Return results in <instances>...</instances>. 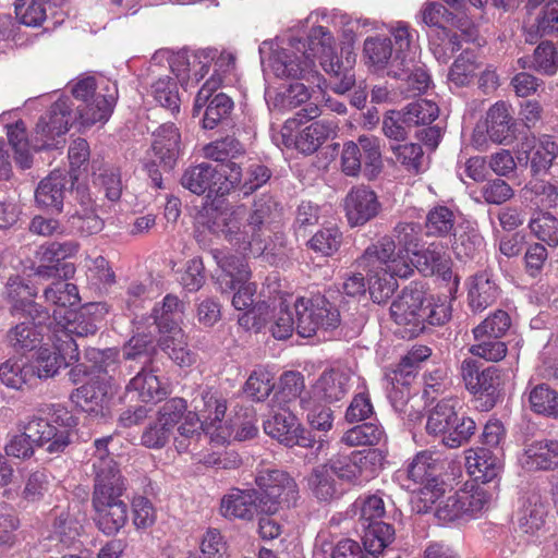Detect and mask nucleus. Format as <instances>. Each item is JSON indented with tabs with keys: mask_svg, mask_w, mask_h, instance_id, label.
Instances as JSON below:
<instances>
[{
	"mask_svg": "<svg viewBox=\"0 0 558 558\" xmlns=\"http://www.w3.org/2000/svg\"><path fill=\"white\" fill-rule=\"evenodd\" d=\"M513 138V121L510 114L509 106L504 101L493 105L484 121L476 123L472 137V146L485 151L489 148V143L508 144Z\"/></svg>",
	"mask_w": 558,
	"mask_h": 558,
	"instance_id": "nucleus-21",
	"label": "nucleus"
},
{
	"mask_svg": "<svg viewBox=\"0 0 558 558\" xmlns=\"http://www.w3.org/2000/svg\"><path fill=\"white\" fill-rule=\"evenodd\" d=\"M78 251V244L74 241L51 242L41 245L37 252L40 265L36 274L43 278H51L59 274V265L62 260L74 256Z\"/></svg>",
	"mask_w": 558,
	"mask_h": 558,
	"instance_id": "nucleus-34",
	"label": "nucleus"
},
{
	"mask_svg": "<svg viewBox=\"0 0 558 558\" xmlns=\"http://www.w3.org/2000/svg\"><path fill=\"white\" fill-rule=\"evenodd\" d=\"M548 514V505L542 497L532 493L522 499L518 510L517 523L521 533L536 536L544 529Z\"/></svg>",
	"mask_w": 558,
	"mask_h": 558,
	"instance_id": "nucleus-31",
	"label": "nucleus"
},
{
	"mask_svg": "<svg viewBox=\"0 0 558 558\" xmlns=\"http://www.w3.org/2000/svg\"><path fill=\"white\" fill-rule=\"evenodd\" d=\"M192 404L202 425L203 432L209 435L210 440L225 444L232 437L231 426L223 421L227 411L226 399L214 388L199 387L198 395L193 398Z\"/></svg>",
	"mask_w": 558,
	"mask_h": 558,
	"instance_id": "nucleus-16",
	"label": "nucleus"
},
{
	"mask_svg": "<svg viewBox=\"0 0 558 558\" xmlns=\"http://www.w3.org/2000/svg\"><path fill=\"white\" fill-rule=\"evenodd\" d=\"M126 390L143 402L159 401L171 392L169 384L145 366L130 380Z\"/></svg>",
	"mask_w": 558,
	"mask_h": 558,
	"instance_id": "nucleus-32",
	"label": "nucleus"
},
{
	"mask_svg": "<svg viewBox=\"0 0 558 558\" xmlns=\"http://www.w3.org/2000/svg\"><path fill=\"white\" fill-rule=\"evenodd\" d=\"M111 437L97 439L92 465L95 473L93 506L97 527L106 535L117 534L128 521V506L120 499L125 489L116 462L109 457Z\"/></svg>",
	"mask_w": 558,
	"mask_h": 558,
	"instance_id": "nucleus-2",
	"label": "nucleus"
},
{
	"mask_svg": "<svg viewBox=\"0 0 558 558\" xmlns=\"http://www.w3.org/2000/svg\"><path fill=\"white\" fill-rule=\"evenodd\" d=\"M388 75L405 81L409 96L424 93L430 85L429 74L423 65L418 64L417 59L409 68L401 64L391 65Z\"/></svg>",
	"mask_w": 558,
	"mask_h": 558,
	"instance_id": "nucleus-51",
	"label": "nucleus"
},
{
	"mask_svg": "<svg viewBox=\"0 0 558 558\" xmlns=\"http://www.w3.org/2000/svg\"><path fill=\"white\" fill-rule=\"evenodd\" d=\"M69 225L71 231L78 232L83 235L95 234L102 230L104 221L96 214L94 204L88 197L86 201L81 202V209H76L73 215L69 217Z\"/></svg>",
	"mask_w": 558,
	"mask_h": 558,
	"instance_id": "nucleus-54",
	"label": "nucleus"
},
{
	"mask_svg": "<svg viewBox=\"0 0 558 558\" xmlns=\"http://www.w3.org/2000/svg\"><path fill=\"white\" fill-rule=\"evenodd\" d=\"M89 361L94 362L93 372L98 374L72 393L73 401L86 413L98 416L105 415L112 397L111 384L107 376L108 367L114 361L117 352L113 349L104 351L90 349L86 352Z\"/></svg>",
	"mask_w": 558,
	"mask_h": 558,
	"instance_id": "nucleus-11",
	"label": "nucleus"
},
{
	"mask_svg": "<svg viewBox=\"0 0 558 558\" xmlns=\"http://www.w3.org/2000/svg\"><path fill=\"white\" fill-rule=\"evenodd\" d=\"M483 247L484 239L474 226L468 225L454 235L452 250L459 259L474 258Z\"/></svg>",
	"mask_w": 558,
	"mask_h": 558,
	"instance_id": "nucleus-59",
	"label": "nucleus"
},
{
	"mask_svg": "<svg viewBox=\"0 0 558 558\" xmlns=\"http://www.w3.org/2000/svg\"><path fill=\"white\" fill-rule=\"evenodd\" d=\"M29 317L32 322H23L8 333V341L16 351H32L45 342L47 335H52V329H49L51 317L47 312Z\"/></svg>",
	"mask_w": 558,
	"mask_h": 558,
	"instance_id": "nucleus-24",
	"label": "nucleus"
},
{
	"mask_svg": "<svg viewBox=\"0 0 558 558\" xmlns=\"http://www.w3.org/2000/svg\"><path fill=\"white\" fill-rule=\"evenodd\" d=\"M66 177L61 171H52L48 177L43 179L36 191L35 199L40 207L53 208L58 211L62 209Z\"/></svg>",
	"mask_w": 558,
	"mask_h": 558,
	"instance_id": "nucleus-38",
	"label": "nucleus"
},
{
	"mask_svg": "<svg viewBox=\"0 0 558 558\" xmlns=\"http://www.w3.org/2000/svg\"><path fill=\"white\" fill-rule=\"evenodd\" d=\"M77 360L78 348L75 341L63 340L60 335L52 333L47 335V341L38 347L34 357L27 363L35 379H48Z\"/></svg>",
	"mask_w": 558,
	"mask_h": 558,
	"instance_id": "nucleus-17",
	"label": "nucleus"
},
{
	"mask_svg": "<svg viewBox=\"0 0 558 558\" xmlns=\"http://www.w3.org/2000/svg\"><path fill=\"white\" fill-rule=\"evenodd\" d=\"M5 293L12 303V313L22 311L27 316L46 312L40 305L34 302L35 290L26 284L20 277H12L5 286Z\"/></svg>",
	"mask_w": 558,
	"mask_h": 558,
	"instance_id": "nucleus-41",
	"label": "nucleus"
},
{
	"mask_svg": "<svg viewBox=\"0 0 558 558\" xmlns=\"http://www.w3.org/2000/svg\"><path fill=\"white\" fill-rule=\"evenodd\" d=\"M383 456L377 450L352 451L338 454L327 463L338 481L357 484L374 477L381 463Z\"/></svg>",
	"mask_w": 558,
	"mask_h": 558,
	"instance_id": "nucleus-22",
	"label": "nucleus"
},
{
	"mask_svg": "<svg viewBox=\"0 0 558 558\" xmlns=\"http://www.w3.org/2000/svg\"><path fill=\"white\" fill-rule=\"evenodd\" d=\"M277 203L269 195H262L254 201L250 211L243 206L217 213L208 225L213 233L222 235L232 245L246 251L252 248L262 253L266 245L262 235L271 221Z\"/></svg>",
	"mask_w": 558,
	"mask_h": 558,
	"instance_id": "nucleus-4",
	"label": "nucleus"
},
{
	"mask_svg": "<svg viewBox=\"0 0 558 558\" xmlns=\"http://www.w3.org/2000/svg\"><path fill=\"white\" fill-rule=\"evenodd\" d=\"M412 269L415 267L424 276L440 275L445 280L452 276L450 270V257L445 246L440 243H432L422 251L413 252V258L409 257Z\"/></svg>",
	"mask_w": 558,
	"mask_h": 558,
	"instance_id": "nucleus-30",
	"label": "nucleus"
},
{
	"mask_svg": "<svg viewBox=\"0 0 558 558\" xmlns=\"http://www.w3.org/2000/svg\"><path fill=\"white\" fill-rule=\"evenodd\" d=\"M108 313L105 303H90L81 311L74 310L53 311L49 329L52 333H58L63 340L74 341L73 336L87 337L94 335L98 326L97 324Z\"/></svg>",
	"mask_w": 558,
	"mask_h": 558,
	"instance_id": "nucleus-19",
	"label": "nucleus"
},
{
	"mask_svg": "<svg viewBox=\"0 0 558 558\" xmlns=\"http://www.w3.org/2000/svg\"><path fill=\"white\" fill-rule=\"evenodd\" d=\"M304 113L298 112L295 118L288 119L279 135L274 136L276 144L290 147L294 145L298 150L303 154H313L327 140L332 138L337 134L338 123L335 120L322 119L311 123L304 128L296 136L293 132L301 123L300 117L306 119H314L319 116V108L317 106H308L303 109Z\"/></svg>",
	"mask_w": 558,
	"mask_h": 558,
	"instance_id": "nucleus-14",
	"label": "nucleus"
},
{
	"mask_svg": "<svg viewBox=\"0 0 558 558\" xmlns=\"http://www.w3.org/2000/svg\"><path fill=\"white\" fill-rule=\"evenodd\" d=\"M264 422V430L287 447H311L313 438L293 414V409H281Z\"/></svg>",
	"mask_w": 558,
	"mask_h": 558,
	"instance_id": "nucleus-23",
	"label": "nucleus"
},
{
	"mask_svg": "<svg viewBox=\"0 0 558 558\" xmlns=\"http://www.w3.org/2000/svg\"><path fill=\"white\" fill-rule=\"evenodd\" d=\"M211 63H214V72L196 95L195 112L206 105L217 88L232 85L235 82V56L230 51L206 48L197 50L191 56L175 54L170 60L171 72L182 85L197 84L208 73Z\"/></svg>",
	"mask_w": 558,
	"mask_h": 558,
	"instance_id": "nucleus-3",
	"label": "nucleus"
},
{
	"mask_svg": "<svg viewBox=\"0 0 558 558\" xmlns=\"http://www.w3.org/2000/svg\"><path fill=\"white\" fill-rule=\"evenodd\" d=\"M523 400L537 414L549 417L558 416V395L546 384L535 386L529 384Z\"/></svg>",
	"mask_w": 558,
	"mask_h": 558,
	"instance_id": "nucleus-45",
	"label": "nucleus"
},
{
	"mask_svg": "<svg viewBox=\"0 0 558 558\" xmlns=\"http://www.w3.org/2000/svg\"><path fill=\"white\" fill-rule=\"evenodd\" d=\"M425 293L417 284L405 288L390 306L391 317L402 329L403 338H413L425 328L427 308H424Z\"/></svg>",
	"mask_w": 558,
	"mask_h": 558,
	"instance_id": "nucleus-20",
	"label": "nucleus"
},
{
	"mask_svg": "<svg viewBox=\"0 0 558 558\" xmlns=\"http://www.w3.org/2000/svg\"><path fill=\"white\" fill-rule=\"evenodd\" d=\"M363 545L367 554L377 556L395 539V529L385 522L366 523L363 525Z\"/></svg>",
	"mask_w": 558,
	"mask_h": 558,
	"instance_id": "nucleus-53",
	"label": "nucleus"
},
{
	"mask_svg": "<svg viewBox=\"0 0 558 558\" xmlns=\"http://www.w3.org/2000/svg\"><path fill=\"white\" fill-rule=\"evenodd\" d=\"M357 146V159L362 161L363 175L372 180L383 169L380 140L374 135H360L354 142Z\"/></svg>",
	"mask_w": 558,
	"mask_h": 558,
	"instance_id": "nucleus-43",
	"label": "nucleus"
},
{
	"mask_svg": "<svg viewBox=\"0 0 558 558\" xmlns=\"http://www.w3.org/2000/svg\"><path fill=\"white\" fill-rule=\"evenodd\" d=\"M531 233L549 246H558V219L549 213H538L529 222Z\"/></svg>",
	"mask_w": 558,
	"mask_h": 558,
	"instance_id": "nucleus-64",
	"label": "nucleus"
},
{
	"mask_svg": "<svg viewBox=\"0 0 558 558\" xmlns=\"http://www.w3.org/2000/svg\"><path fill=\"white\" fill-rule=\"evenodd\" d=\"M558 156V144L550 135L527 137L521 144L518 159L530 162L533 174L545 173Z\"/></svg>",
	"mask_w": 558,
	"mask_h": 558,
	"instance_id": "nucleus-25",
	"label": "nucleus"
},
{
	"mask_svg": "<svg viewBox=\"0 0 558 558\" xmlns=\"http://www.w3.org/2000/svg\"><path fill=\"white\" fill-rule=\"evenodd\" d=\"M519 464L525 471L550 470L558 466V441L536 440L525 446L518 457Z\"/></svg>",
	"mask_w": 558,
	"mask_h": 558,
	"instance_id": "nucleus-28",
	"label": "nucleus"
},
{
	"mask_svg": "<svg viewBox=\"0 0 558 558\" xmlns=\"http://www.w3.org/2000/svg\"><path fill=\"white\" fill-rule=\"evenodd\" d=\"M441 496L433 505L436 518L442 523H451L466 520L465 508L460 490L446 492L445 484L441 485Z\"/></svg>",
	"mask_w": 558,
	"mask_h": 558,
	"instance_id": "nucleus-50",
	"label": "nucleus"
},
{
	"mask_svg": "<svg viewBox=\"0 0 558 558\" xmlns=\"http://www.w3.org/2000/svg\"><path fill=\"white\" fill-rule=\"evenodd\" d=\"M5 293L12 303V313L22 311L27 316L46 312L40 305L34 302L35 290L26 284L20 277H12L5 286Z\"/></svg>",
	"mask_w": 558,
	"mask_h": 558,
	"instance_id": "nucleus-42",
	"label": "nucleus"
},
{
	"mask_svg": "<svg viewBox=\"0 0 558 558\" xmlns=\"http://www.w3.org/2000/svg\"><path fill=\"white\" fill-rule=\"evenodd\" d=\"M327 463L318 465L308 477L312 494L322 501H328L341 495L342 488Z\"/></svg>",
	"mask_w": 558,
	"mask_h": 558,
	"instance_id": "nucleus-47",
	"label": "nucleus"
},
{
	"mask_svg": "<svg viewBox=\"0 0 558 558\" xmlns=\"http://www.w3.org/2000/svg\"><path fill=\"white\" fill-rule=\"evenodd\" d=\"M264 72H271L276 77L303 80L315 83L322 88L323 77L316 70V60L328 74H332V89L338 94L348 92L355 82L352 71L354 59L347 57V65L340 62L336 53V41L329 29L318 25L310 31L307 41L295 37H282L275 41H264L259 46Z\"/></svg>",
	"mask_w": 558,
	"mask_h": 558,
	"instance_id": "nucleus-1",
	"label": "nucleus"
},
{
	"mask_svg": "<svg viewBox=\"0 0 558 558\" xmlns=\"http://www.w3.org/2000/svg\"><path fill=\"white\" fill-rule=\"evenodd\" d=\"M391 36L393 37L396 50L395 57L391 61V65L397 66L398 64L410 66L413 65V61L417 59L418 46L415 44L414 36L416 31L412 29L410 25L403 21H397L388 27Z\"/></svg>",
	"mask_w": 558,
	"mask_h": 558,
	"instance_id": "nucleus-36",
	"label": "nucleus"
},
{
	"mask_svg": "<svg viewBox=\"0 0 558 558\" xmlns=\"http://www.w3.org/2000/svg\"><path fill=\"white\" fill-rule=\"evenodd\" d=\"M439 471L438 457L425 450L418 452L407 468L397 472L396 476L401 486L414 493L412 505L416 512H428L440 498L444 483L438 477Z\"/></svg>",
	"mask_w": 558,
	"mask_h": 558,
	"instance_id": "nucleus-9",
	"label": "nucleus"
},
{
	"mask_svg": "<svg viewBox=\"0 0 558 558\" xmlns=\"http://www.w3.org/2000/svg\"><path fill=\"white\" fill-rule=\"evenodd\" d=\"M275 387V375L265 367L255 368L243 387L244 393L254 401L266 400Z\"/></svg>",
	"mask_w": 558,
	"mask_h": 558,
	"instance_id": "nucleus-63",
	"label": "nucleus"
},
{
	"mask_svg": "<svg viewBox=\"0 0 558 558\" xmlns=\"http://www.w3.org/2000/svg\"><path fill=\"white\" fill-rule=\"evenodd\" d=\"M0 379L9 388L21 389L35 379L26 360L10 359L0 366Z\"/></svg>",
	"mask_w": 558,
	"mask_h": 558,
	"instance_id": "nucleus-60",
	"label": "nucleus"
},
{
	"mask_svg": "<svg viewBox=\"0 0 558 558\" xmlns=\"http://www.w3.org/2000/svg\"><path fill=\"white\" fill-rule=\"evenodd\" d=\"M461 376L466 389L473 395L489 393L498 384L497 369L487 367L480 372L476 361L466 359L461 364Z\"/></svg>",
	"mask_w": 558,
	"mask_h": 558,
	"instance_id": "nucleus-39",
	"label": "nucleus"
},
{
	"mask_svg": "<svg viewBox=\"0 0 558 558\" xmlns=\"http://www.w3.org/2000/svg\"><path fill=\"white\" fill-rule=\"evenodd\" d=\"M159 347L180 366L194 363V354L186 348V337L181 327H173L171 335L161 336Z\"/></svg>",
	"mask_w": 558,
	"mask_h": 558,
	"instance_id": "nucleus-52",
	"label": "nucleus"
},
{
	"mask_svg": "<svg viewBox=\"0 0 558 558\" xmlns=\"http://www.w3.org/2000/svg\"><path fill=\"white\" fill-rule=\"evenodd\" d=\"M76 425V417L69 410L54 407L47 417L32 416L21 427L31 433L36 446L48 453H61L72 442Z\"/></svg>",
	"mask_w": 558,
	"mask_h": 558,
	"instance_id": "nucleus-12",
	"label": "nucleus"
},
{
	"mask_svg": "<svg viewBox=\"0 0 558 558\" xmlns=\"http://www.w3.org/2000/svg\"><path fill=\"white\" fill-rule=\"evenodd\" d=\"M181 133L173 123H163L153 133L151 150L159 163L170 170L181 154Z\"/></svg>",
	"mask_w": 558,
	"mask_h": 558,
	"instance_id": "nucleus-27",
	"label": "nucleus"
},
{
	"mask_svg": "<svg viewBox=\"0 0 558 558\" xmlns=\"http://www.w3.org/2000/svg\"><path fill=\"white\" fill-rule=\"evenodd\" d=\"M380 209L377 195L366 186L351 189L344 198V210L350 226H362L377 216Z\"/></svg>",
	"mask_w": 558,
	"mask_h": 558,
	"instance_id": "nucleus-26",
	"label": "nucleus"
},
{
	"mask_svg": "<svg viewBox=\"0 0 558 558\" xmlns=\"http://www.w3.org/2000/svg\"><path fill=\"white\" fill-rule=\"evenodd\" d=\"M73 96L83 101L77 108L78 118L83 126L97 123L105 124L112 111L118 97L116 83L95 76L78 78L72 86Z\"/></svg>",
	"mask_w": 558,
	"mask_h": 558,
	"instance_id": "nucleus-10",
	"label": "nucleus"
},
{
	"mask_svg": "<svg viewBox=\"0 0 558 558\" xmlns=\"http://www.w3.org/2000/svg\"><path fill=\"white\" fill-rule=\"evenodd\" d=\"M220 511L226 518L251 520L260 512L257 493L233 488L221 499Z\"/></svg>",
	"mask_w": 558,
	"mask_h": 558,
	"instance_id": "nucleus-35",
	"label": "nucleus"
},
{
	"mask_svg": "<svg viewBox=\"0 0 558 558\" xmlns=\"http://www.w3.org/2000/svg\"><path fill=\"white\" fill-rule=\"evenodd\" d=\"M296 332L303 338L328 340L340 325V313L325 296L298 298L294 302Z\"/></svg>",
	"mask_w": 558,
	"mask_h": 558,
	"instance_id": "nucleus-15",
	"label": "nucleus"
},
{
	"mask_svg": "<svg viewBox=\"0 0 558 558\" xmlns=\"http://www.w3.org/2000/svg\"><path fill=\"white\" fill-rule=\"evenodd\" d=\"M311 98L308 87L303 83L296 82L290 84L283 90L267 87L265 90V100L270 111L283 113L292 110Z\"/></svg>",
	"mask_w": 558,
	"mask_h": 558,
	"instance_id": "nucleus-37",
	"label": "nucleus"
},
{
	"mask_svg": "<svg viewBox=\"0 0 558 558\" xmlns=\"http://www.w3.org/2000/svg\"><path fill=\"white\" fill-rule=\"evenodd\" d=\"M69 98H59L49 112L40 117L36 124L32 145L26 138V125L17 121L8 125V140L14 150L15 161L23 169L31 168L32 150L57 148L63 143V135L69 131L71 123Z\"/></svg>",
	"mask_w": 558,
	"mask_h": 558,
	"instance_id": "nucleus-7",
	"label": "nucleus"
},
{
	"mask_svg": "<svg viewBox=\"0 0 558 558\" xmlns=\"http://www.w3.org/2000/svg\"><path fill=\"white\" fill-rule=\"evenodd\" d=\"M5 293L12 303V313L22 311L27 316L46 312L40 305L34 302L35 290L26 284L20 277H12L5 286Z\"/></svg>",
	"mask_w": 558,
	"mask_h": 558,
	"instance_id": "nucleus-40",
	"label": "nucleus"
},
{
	"mask_svg": "<svg viewBox=\"0 0 558 558\" xmlns=\"http://www.w3.org/2000/svg\"><path fill=\"white\" fill-rule=\"evenodd\" d=\"M364 54L367 62L376 70L387 69V73L390 71L391 61L395 57L390 39L381 37L366 38Z\"/></svg>",
	"mask_w": 558,
	"mask_h": 558,
	"instance_id": "nucleus-58",
	"label": "nucleus"
},
{
	"mask_svg": "<svg viewBox=\"0 0 558 558\" xmlns=\"http://www.w3.org/2000/svg\"><path fill=\"white\" fill-rule=\"evenodd\" d=\"M201 421L195 412L189 411L183 398L174 397L159 407L156 421L142 435L147 448H162L170 438L179 452L192 450L201 438Z\"/></svg>",
	"mask_w": 558,
	"mask_h": 558,
	"instance_id": "nucleus-5",
	"label": "nucleus"
},
{
	"mask_svg": "<svg viewBox=\"0 0 558 558\" xmlns=\"http://www.w3.org/2000/svg\"><path fill=\"white\" fill-rule=\"evenodd\" d=\"M459 402L453 399H444L430 411L426 430L429 435L441 436L448 433V428L453 424L456 407Z\"/></svg>",
	"mask_w": 558,
	"mask_h": 558,
	"instance_id": "nucleus-57",
	"label": "nucleus"
},
{
	"mask_svg": "<svg viewBox=\"0 0 558 558\" xmlns=\"http://www.w3.org/2000/svg\"><path fill=\"white\" fill-rule=\"evenodd\" d=\"M541 8L536 24L527 31L525 40L534 44L538 36H547L558 33V0H551Z\"/></svg>",
	"mask_w": 558,
	"mask_h": 558,
	"instance_id": "nucleus-55",
	"label": "nucleus"
},
{
	"mask_svg": "<svg viewBox=\"0 0 558 558\" xmlns=\"http://www.w3.org/2000/svg\"><path fill=\"white\" fill-rule=\"evenodd\" d=\"M350 376L340 369L324 372L311 390V399L332 403L341 400L349 390Z\"/></svg>",
	"mask_w": 558,
	"mask_h": 558,
	"instance_id": "nucleus-33",
	"label": "nucleus"
},
{
	"mask_svg": "<svg viewBox=\"0 0 558 558\" xmlns=\"http://www.w3.org/2000/svg\"><path fill=\"white\" fill-rule=\"evenodd\" d=\"M183 312L184 304L178 296L172 294L166 295L161 305L154 307L151 315L161 336L171 335L174 326L180 327L179 324Z\"/></svg>",
	"mask_w": 558,
	"mask_h": 558,
	"instance_id": "nucleus-48",
	"label": "nucleus"
},
{
	"mask_svg": "<svg viewBox=\"0 0 558 558\" xmlns=\"http://www.w3.org/2000/svg\"><path fill=\"white\" fill-rule=\"evenodd\" d=\"M260 489L258 496L260 512L276 513L283 506L289 507L298 498L295 481L278 469H260L255 478Z\"/></svg>",
	"mask_w": 558,
	"mask_h": 558,
	"instance_id": "nucleus-18",
	"label": "nucleus"
},
{
	"mask_svg": "<svg viewBox=\"0 0 558 558\" xmlns=\"http://www.w3.org/2000/svg\"><path fill=\"white\" fill-rule=\"evenodd\" d=\"M180 182L184 189L196 195L225 196L241 182V166L230 161L218 168L208 162H202L187 167Z\"/></svg>",
	"mask_w": 558,
	"mask_h": 558,
	"instance_id": "nucleus-13",
	"label": "nucleus"
},
{
	"mask_svg": "<svg viewBox=\"0 0 558 558\" xmlns=\"http://www.w3.org/2000/svg\"><path fill=\"white\" fill-rule=\"evenodd\" d=\"M498 294V287L487 272H481L471 278L468 299L472 311L485 310L496 301Z\"/></svg>",
	"mask_w": 558,
	"mask_h": 558,
	"instance_id": "nucleus-46",
	"label": "nucleus"
},
{
	"mask_svg": "<svg viewBox=\"0 0 558 558\" xmlns=\"http://www.w3.org/2000/svg\"><path fill=\"white\" fill-rule=\"evenodd\" d=\"M361 265L367 271L368 291L375 303L385 302L393 294L398 287L396 277L408 278L412 275L409 257L388 235L365 250Z\"/></svg>",
	"mask_w": 558,
	"mask_h": 558,
	"instance_id": "nucleus-6",
	"label": "nucleus"
},
{
	"mask_svg": "<svg viewBox=\"0 0 558 558\" xmlns=\"http://www.w3.org/2000/svg\"><path fill=\"white\" fill-rule=\"evenodd\" d=\"M48 303L57 306L54 311L73 310L80 303L78 290L75 284L64 280H57L44 291Z\"/></svg>",
	"mask_w": 558,
	"mask_h": 558,
	"instance_id": "nucleus-56",
	"label": "nucleus"
},
{
	"mask_svg": "<svg viewBox=\"0 0 558 558\" xmlns=\"http://www.w3.org/2000/svg\"><path fill=\"white\" fill-rule=\"evenodd\" d=\"M232 107L233 102L226 94H211L206 105H204L197 112L193 110V116L199 114L201 110L205 108L203 128L213 130L230 114Z\"/></svg>",
	"mask_w": 558,
	"mask_h": 558,
	"instance_id": "nucleus-61",
	"label": "nucleus"
},
{
	"mask_svg": "<svg viewBox=\"0 0 558 558\" xmlns=\"http://www.w3.org/2000/svg\"><path fill=\"white\" fill-rule=\"evenodd\" d=\"M385 513V501L379 492L360 496L347 511V514L356 519L362 526L366 523L383 522Z\"/></svg>",
	"mask_w": 558,
	"mask_h": 558,
	"instance_id": "nucleus-44",
	"label": "nucleus"
},
{
	"mask_svg": "<svg viewBox=\"0 0 558 558\" xmlns=\"http://www.w3.org/2000/svg\"><path fill=\"white\" fill-rule=\"evenodd\" d=\"M386 438L383 427L375 423H364L348 429L341 442L350 447L375 446Z\"/></svg>",
	"mask_w": 558,
	"mask_h": 558,
	"instance_id": "nucleus-62",
	"label": "nucleus"
},
{
	"mask_svg": "<svg viewBox=\"0 0 558 558\" xmlns=\"http://www.w3.org/2000/svg\"><path fill=\"white\" fill-rule=\"evenodd\" d=\"M211 255L222 271L218 277L221 291H235L232 298L233 307L246 311L239 317V324L246 329H259L266 323L263 314L267 313L268 306L265 303L254 305L256 284L250 281L247 264L241 257L226 255L218 250L213 251Z\"/></svg>",
	"mask_w": 558,
	"mask_h": 558,
	"instance_id": "nucleus-8",
	"label": "nucleus"
},
{
	"mask_svg": "<svg viewBox=\"0 0 558 558\" xmlns=\"http://www.w3.org/2000/svg\"><path fill=\"white\" fill-rule=\"evenodd\" d=\"M304 377L299 372H286L280 377L279 389L275 392L272 402L279 409H294L293 404L302 399Z\"/></svg>",
	"mask_w": 558,
	"mask_h": 558,
	"instance_id": "nucleus-49",
	"label": "nucleus"
},
{
	"mask_svg": "<svg viewBox=\"0 0 558 558\" xmlns=\"http://www.w3.org/2000/svg\"><path fill=\"white\" fill-rule=\"evenodd\" d=\"M465 468L476 481L486 483L492 482L501 473L504 463L499 451L471 448L465 451Z\"/></svg>",
	"mask_w": 558,
	"mask_h": 558,
	"instance_id": "nucleus-29",
	"label": "nucleus"
}]
</instances>
